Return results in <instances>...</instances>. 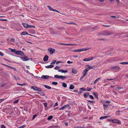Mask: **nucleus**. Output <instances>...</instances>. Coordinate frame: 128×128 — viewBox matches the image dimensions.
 I'll return each instance as SVG.
<instances>
[{
  "instance_id": "64",
  "label": "nucleus",
  "mask_w": 128,
  "mask_h": 128,
  "mask_svg": "<svg viewBox=\"0 0 128 128\" xmlns=\"http://www.w3.org/2000/svg\"><path fill=\"white\" fill-rule=\"evenodd\" d=\"M82 91H80V92H79L78 93V94H80L82 93Z\"/></svg>"
},
{
  "instance_id": "14",
  "label": "nucleus",
  "mask_w": 128,
  "mask_h": 128,
  "mask_svg": "<svg viewBox=\"0 0 128 128\" xmlns=\"http://www.w3.org/2000/svg\"><path fill=\"white\" fill-rule=\"evenodd\" d=\"M68 106H69V104H66L64 106H62L61 108H60L59 109V110H63L64 108H66L68 107Z\"/></svg>"
},
{
  "instance_id": "8",
  "label": "nucleus",
  "mask_w": 128,
  "mask_h": 128,
  "mask_svg": "<svg viewBox=\"0 0 128 128\" xmlns=\"http://www.w3.org/2000/svg\"><path fill=\"white\" fill-rule=\"evenodd\" d=\"M16 54L19 55L21 56H24V54L21 51H17Z\"/></svg>"
},
{
  "instance_id": "5",
  "label": "nucleus",
  "mask_w": 128,
  "mask_h": 128,
  "mask_svg": "<svg viewBox=\"0 0 128 128\" xmlns=\"http://www.w3.org/2000/svg\"><path fill=\"white\" fill-rule=\"evenodd\" d=\"M110 68L114 70H118L120 69V67L118 66H111Z\"/></svg>"
},
{
  "instance_id": "9",
  "label": "nucleus",
  "mask_w": 128,
  "mask_h": 128,
  "mask_svg": "<svg viewBox=\"0 0 128 128\" xmlns=\"http://www.w3.org/2000/svg\"><path fill=\"white\" fill-rule=\"evenodd\" d=\"M87 66H88V69L90 70L91 69H94L95 68H96V66H91L87 64Z\"/></svg>"
},
{
  "instance_id": "53",
  "label": "nucleus",
  "mask_w": 128,
  "mask_h": 128,
  "mask_svg": "<svg viewBox=\"0 0 128 128\" xmlns=\"http://www.w3.org/2000/svg\"><path fill=\"white\" fill-rule=\"evenodd\" d=\"M7 20L6 19H0V20L4 21H7Z\"/></svg>"
},
{
  "instance_id": "20",
  "label": "nucleus",
  "mask_w": 128,
  "mask_h": 128,
  "mask_svg": "<svg viewBox=\"0 0 128 128\" xmlns=\"http://www.w3.org/2000/svg\"><path fill=\"white\" fill-rule=\"evenodd\" d=\"M27 34H28L27 32L26 31L23 32H22L21 34V35H24Z\"/></svg>"
},
{
  "instance_id": "10",
  "label": "nucleus",
  "mask_w": 128,
  "mask_h": 128,
  "mask_svg": "<svg viewBox=\"0 0 128 128\" xmlns=\"http://www.w3.org/2000/svg\"><path fill=\"white\" fill-rule=\"evenodd\" d=\"M58 78H61L62 80H64L67 78V77L66 76H58Z\"/></svg>"
},
{
  "instance_id": "51",
  "label": "nucleus",
  "mask_w": 128,
  "mask_h": 128,
  "mask_svg": "<svg viewBox=\"0 0 128 128\" xmlns=\"http://www.w3.org/2000/svg\"><path fill=\"white\" fill-rule=\"evenodd\" d=\"M6 85V83H4L2 84L1 85V86L2 87H3L4 86H5Z\"/></svg>"
},
{
  "instance_id": "27",
  "label": "nucleus",
  "mask_w": 128,
  "mask_h": 128,
  "mask_svg": "<svg viewBox=\"0 0 128 128\" xmlns=\"http://www.w3.org/2000/svg\"><path fill=\"white\" fill-rule=\"evenodd\" d=\"M62 86L63 87L66 88L67 87V84L64 82H63L62 84Z\"/></svg>"
},
{
  "instance_id": "6",
  "label": "nucleus",
  "mask_w": 128,
  "mask_h": 128,
  "mask_svg": "<svg viewBox=\"0 0 128 128\" xmlns=\"http://www.w3.org/2000/svg\"><path fill=\"white\" fill-rule=\"evenodd\" d=\"M20 58L22 60L24 61H27L30 59V58H28V57L25 56H24V57L21 56Z\"/></svg>"
},
{
  "instance_id": "23",
  "label": "nucleus",
  "mask_w": 128,
  "mask_h": 128,
  "mask_svg": "<svg viewBox=\"0 0 128 128\" xmlns=\"http://www.w3.org/2000/svg\"><path fill=\"white\" fill-rule=\"evenodd\" d=\"M77 72V71L76 70V69L73 68L72 69V72L74 74H76Z\"/></svg>"
},
{
  "instance_id": "21",
  "label": "nucleus",
  "mask_w": 128,
  "mask_h": 128,
  "mask_svg": "<svg viewBox=\"0 0 128 128\" xmlns=\"http://www.w3.org/2000/svg\"><path fill=\"white\" fill-rule=\"evenodd\" d=\"M89 93L88 92H86L84 94V96L85 98H86L88 96H89Z\"/></svg>"
},
{
  "instance_id": "56",
  "label": "nucleus",
  "mask_w": 128,
  "mask_h": 128,
  "mask_svg": "<svg viewBox=\"0 0 128 128\" xmlns=\"http://www.w3.org/2000/svg\"><path fill=\"white\" fill-rule=\"evenodd\" d=\"M92 30H96L97 29L96 28V27H95L93 28H92Z\"/></svg>"
},
{
  "instance_id": "28",
  "label": "nucleus",
  "mask_w": 128,
  "mask_h": 128,
  "mask_svg": "<svg viewBox=\"0 0 128 128\" xmlns=\"http://www.w3.org/2000/svg\"><path fill=\"white\" fill-rule=\"evenodd\" d=\"M101 78L100 77L98 78H97L96 80L94 82V84H96V82L98 81V80H100V79Z\"/></svg>"
},
{
  "instance_id": "29",
  "label": "nucleus",
  "mask_w": 128,
  "mask_h": 128,
  "mask_svg": "<svg viewBox=\"0 0 128 128\" xmlns=\"http://www.w3.org/2000/svg\"><path fill=\"white\" fill-rule=\"evenodd\" d=\"M44 86L46 88L48 89H51V88L50 87L47 85H44Z\"/></svg>"
},
{
  "instance_id": "49",
  "label": "nucleus",
  "mask_w": 128,
  "mask_h": 128,
  "mask_svg": "<svg viewBox=\"0 0 128 128\" xmlns=\"http://www.w3.org/2000/svg\"><path fill=\"white\" fill-rule=\"evenodd\" d=\"M36 116H37V115L36 114L34 115L33 116L32 119H34L36 117Z\"/></svg>"
},
{
  "instance_id": "1",
  "label": "nucleus",
  "mask_w": 128,
  "mask_h": 128,
  "mask_svg": "<svg viewBox=\"0 0 128 128\" xmlns=\"http://www.w3.org/2000/svg\"><path fill=\"white\" fill-rule=\"evenodd\" d=\"M113 34H114V33L112 32H108L106 30L103 31L102 33L103 35L105 36L108 35H111Z\"/></svg>"
},
{
  "instance_id": "30",
  "label": "nucleus",
  "mask_w": 128,
  "mask_h": 128,
  "mask_svg": "<svg viewBox=\"0 0 128 128\" xmlns=\"http://www.w3.org/2000/svg\"><path fill=\"white\" fill-rule=\"evenodd\" d=\"M53 118V116H49L47 120H51Z\"/></svg>"
},
{
  "instance_id": "57",
  "label": "nucleus",
  "mask_w": 128,
  "mask_h": 128,
  "mask_svg": "<svg viewBox=\"0 0 128 128\" xmlns=\"http://www.w3.org/2000/svg\"><path fill=\"white\" fill-rule=\"evenodd\" d=\"M98 40H102L104 41V38H100V39H98Z\"/></svg>"
},
{
  "instance_id": "31",
  "label": "nucleus",
  "mask_w": 128,
  "mask_h": 128,
  "mask_svg": "<svg viewBox=\"0 0 128 128\" xmlns=\"http://www.w3.org/2000/svg\"><path fill=\"white\" fill-rule=\"evenodd\" d=\"M2 64V65H4V66H6L8 67L9 68H10V69H12V68L13 67H12L10 66H8V65H6L5 64Z\"/></svg>"
},
{
  "instance_id": "26",
  "label": "nucleus",
  "mask_w": 128,
  "mask_h": 128,
  "mask_svg": "<svg viewBox=\"0 0 128 128\" xmlns=\"http://www.w3.org/2000/svg\"><path fill=\"white\" fill-rule=\"evenodd\" d=\"M109 105H110L109 104H103V106H104V110H106V108H107L108 107V106H109Z\"/></svg>"
},
{
  "instance_id": "45",
  "label": "nucleus",
  "mask_w": 128,
  "mask_h": 128,
  "mask_svg": "<svg viewBox=\"0 0 128 128\" xmlns=\"http://www.w3.org/2000/svg\"><path fill=\"white\" fill-rule=\"evenodd\" d=\"M63 62H63L59 61H58V62H56V64H58L60 63H63Z\"/></svg>"
},
{
  "instance_id": "40",
  "label": "nucleus",
  "mask_w": 128,
  "mask_h": 128,
  "mask_svg": "<svg viewBox=\"0 0 128 128\" xmlns=\"http://www.w3.org/2000/svg\"><path fill=\"white\" fill-rule=\"evenodd\" d=\"M19 100V99H17V100H15L14 101V103H17L18 102Z\"/></svg>"
},
{
  "instance_id": "54",
  "label": "nucleus",
  "mask_w": 128,
  "mask_h": 128,
  "mask_svg": "<svg viewBox=\"0 0 128 128\" xmlns=\"http://www.w3.org/2000/svg\"><path fill=\"white\" fill-rule=\"evenodd\" d=\"M58 105V103L56 102L55 103V105L54 106V107H55L56 106H57Z\"/></svg>"
},
{
  "instance_id": "11",
  "label": "nucleus",
  "mask_w": 128,
  "mask_h": 128,
  "mask_svg": "<svg viewBox=\"0 0 128 128\" xmlns=\"http://www.w3.org/2000/svg\"><path fill=\"white\" fill-rule=\"evenodd\" d=\"M58 44H62L63 45H64L66 46H72V45H74L75 44H65V43H58Z\"/></svg>"
},
{
  "instance_id": "15",
  "label": "nucleus",
  "mask_w": 128,
  "mask_h": 128,
  "mask_svg": "<svg viewBox=\"0 0 128 128\" xmlns=\"http://www.w3.org/2000/svg\"><path fill=\"white\" fill-rule=\"evenodd\" d=\"M50 77L48 76V75H42L41 77V78H43L44 79H47L48 78H50Z\"/></svg>"
},
{
  "instance_id": "4",
  "label": "nucleus",
  "mask_w": 128,
  "mask_h": 128,
  "mask_svg": "<svg viewBox=\"0 0 128 128\" xmlns=\"http://www.w3.org/2000/svg\"><path fill=\"white\" fill-rule=\"evenodd\" d=\"M48 51L50 52L51 54H52L55 52V50L54 49L50 48L48 49Z\"/></svg>"
},
{
  "instance_id": "47",
  "label": "nucleus",
  "mask_w": 128,
  "mask_h": 128,
  "mask_svg": "<svg viewBox=\"0 0 128 128\" xmlns=\"http://www.w3.org/2000/svg\"><path fill=\"white\" fill-rule=\"evenodd\" d=\"M67 63H68V64H70L72 63H73V62H71L70 61H67Z\"/></svg>"
},
{
  "instance_id": "42",
  "label": "nucleus",
  "mask_w": 128,
  "mask_h": 128,
  "mask_svg": "<svg viewBox=\"0 0 128 128\" xmlns=\"http://www.w3.org/2000/svg\"><path fill=\"white\" fill-rule=\"evenodd\" d=\"M122 88L120 87H118L116 88V90H120Z\"/></svg>"
},
{
  "instance_id": "7",
  "label": "nucleus",
  "mask_w": 128,
  "mask_h": 128,
  "mask_svg": "<svg viewBox=\"0 0 128 128\" xmlns=\"http://www.w3.org/2000/svg\"><path fill=\"white\" fill-rule=\"evenodd\" d=\"M48 8H49V10H51L54 12H56L58 13H59V12L58 10L53 9L50 6H47Z\"/></svg>"
},
{
  "instance_id": "32",
  "label": "nucleus",
  "mask_w": 128,
  "mask_h": 128,
  "mask_svg": "<svg viewBox=\"0 0 128 128\" xmlns=\"http://www.w3.org/2000/svg\"><path fill=\"white\" fill-rule=\"evenodd\" d=\"M35 28V26H34L28 25V28Z\"/></svg>"
},
{
  "instance_id": "59",
  "label": "nucleus",
  "mask_w": 128,
  "mask_h": 128,
  "mask_svg": "<svg viewBox=\"0 0 128 128\" xmlns=\"http://www.w3.org/2000/svg\"><path fill=\"white\" fill-rule=\"evenodd\" d=\"M116 2H117V4H119V3H120V1L119 0H116Z\"/></svg>"
},
{
  "instance_id": "12",
  "label": "nucleus",
  "mask_w": 128,
  "mask_h": 128,
  "mask_svg": "<svg viewBox=\"0 0 128 128\" xmlns=\"http://www.w3.org/2000/svg\"><path fill=\"white\" fill-rule=\"evenodd\" d=\"M48 56L47 55H46L44 56V58L43 60L44 62H46L48 60Z\"/></svg>"
},
{
  "instance_id": "39",
  "label": "nucleus",
  "mask_w": 128,
  "mask_h": 128,
  "mask_svg": "<svg viewBox=\"0 0 128 128\" xmlns=\"http://www.w3.org/2000/svg\"><path fill=\"white\" fill-rule=\"evenodd\" d=\"M40 94L42 96H45V94L43 92H41Z\"/></svg>"
},
{
  "instance_id": "38",
  "label": "nucleus",
  "mask_w": 128,
  "mask_h": 128,
  "mask_svg": "<svg viewBox=\"0 0 128 128\" xmlns=\"http://www.w3.org/2000/svg\"><path fill=\"white\" fill-rule=\"evenodd\" d=\"M68 72V71L67 70H62V73H66L67 72Z\"/></svg>"
},
{
  "instance_id": "17",
  "label": "nucleus",
  "mask_w": 128,
  "mask_h": 128,
  "mask_svg": "<svg viewBox=\"0 0 128 128\" xmlns=\"http://www.w3.org/2000/svg\"><path fill=\"white\" fill-rule=\"evenodd\" d=\"M9 49L10 50V51L12 52L15 53L16 54L17 52V51L16 49H12L11 48H9Z\"/></svg>"
},
{
  "instance_id": "36",
  "label": "nucleus",
  "mask_w": 128,
  "mask_h": 128,
  "mask_svg": "<svg viewBox=\"0 0 128 128\" xmlns=\"http://www.w3.org/2000/svg\"><path fill=\"white\" fill-rule=\"evenodd\" d=\"M60 68V67L57 66L54 68V69L56 70H58Z\"/></svg>"
},
{
  "instance_id": "43",
  "label": "nucleus",
  "mask_w": 128,
  "mask_h": 128,
  "mask_svg": "<svg viewBox=\"0 0 128 128\" xmlns=\"http://www.w3.org/2000/svg\"><path fill=\"white\" fill-rule=\"evenodd\" d=\"M44 105V106L46 108L47 107V104L46 102H45L43 103Z\"/></svg>"
},
{
  "instance_id": "16",
  "label": "nucleus",
  "mask_w": 128,
  "mask_h": 128,
  "mask_svg": "<svg viewBox=\"0 0 128 128\" xmlns=\"http://www.w3.org/2000/svg\"><path fill=\"white\" fill-rule=\"evenodd\" d=\"M88 68H87L86 69L84 70L83 71V72L84 73V76H86L87 75L86 72L88 71Z\"/></svg>"
},
{
  "instance_id": "52",
  "label": "nucleus",
  "mask_w": 128,
  "mask_h": 128,
  "mask_svg": "<svg viewBox=\"0 0 128 128\" xmlns=\"http://www.w3.org/2000/svg\"><path fill=\"white\" fill-rule=\"evenodd\" d=\"M1 128H6L4 125H2Z\"/></svg>"
},
{
  "instance_id": "62",
  "label": "nucleus",
  "mask_w": 128,
  "mask_h": 128,
  "mask_svg": "<svg viewBox=\"0 0 128 128\" xmlns=\"http://www.w3.org/2000/svg\"><path fill=\"white\" fill-rule=\"evenodd\" d=\"M92 88H90L88 90H86L87 91H90L92 90Z\"/></svg>"
},
{
  "instance_id": "25",
  "label": "nucleus",
  "mask_w": 128,
  "mask_h": 128,
  "mask_svg": "<svg viewBox=\"0 0 128 128\" xmlns=\"http://www.w3.org/2000/svg\"><path fill=\"white\" fill-rule=\"evenodd\" d=\"M113 122L114 123H118L120 124L121 123V122H120V121L118 120H113Z\"/></svg>"
},
{
  "instance_id": "18",
  "label": "nucleus",
  "mask_w": 128,
  "mask_h": 128,
  "mask_svg": "<svg viewBox=\"0 0 128 128\" xmlns=\"http://www.w3.org/2000/svg\"><path fill=\"white\" fill-rule=\"evenodd\" d=\"M22 25L24 27L26 28H28V25L27 24L23 23Z\"/></svg>"
},
{
  "instance_id": "35",
  "label": "nucleus",
  "mask_w": 128,
  "mask_h": 128,
  "mask_svg": "<svg viewBox=\"0 0 128 128\" xmlns=\"http://www.w3.org/2000/svg\"><path fill=\"white\" fill-rule=\"evenodd\" d=\"M56 62V60H53L52 62L51 63V64H55Z\"/></svg>"
},
{
  "instance_id": "2",
  "label": "nucleus",
  "mask_w": 128,
  "mask_h": 128,
  "mask_svg": "<svg viewBox=\"0 0 128 128\" xmlns=\"http://www.w3.org/2000/svg\"><path fill=\"white\" fill-rule=\"evenodd\" d=\"M90 49L89 48H85L80 49H78V50H73L74 52H80L83 51H86Z\"/></svg>"
},
{
  "instance_id": "46",
  "label": "nucleus",
  "mask_w": 128,
  "mask_h": 128,
  "mask_svg": "<svg viewBox=\"0 0 128 128\" xmlns=\"http://www.w3.org/2000/svg\"><path fill=\"white\" fill-rule=\"evenodd\" d=\"M10 41L12 42H14V39L13 38H11Z\"/></svg>"
},
{
  "instance_id": "48",
  "label": "nucleus",
  "mask_w": 128,
  "mask_h": 128,
  "mask_svg": "<svg viewBox=\"0 0 128 128\" xmlns=\"http://www.w3.org/2000/svg\"><path fill=\"white\" fill-rule=\"evenodd\" d=\"M88 58H84V59L83 60V61H88Z\"/></svg>"
},
{
  "instance_id": "33",
  "label": "nucleus",
  "mask_w": 128,
  "mask_h": 128,
  "mask_svg": "<svg viewBox=\"0 0 128 128\" xmlns=\"http://www.w3.org/2000/svg\"><path fill=\"white\" fill-rule=\"evenodd\" d=\"M120 64H128V62H123L120 63Z\"/></svg>"
},
{
  "instance_id": "44",
  "label": "nucleus",
  "mask_w": 128,
  "mask_h": 128,
  "mask_svg": "<svg viewBox=\"0 0 128 128\" xmlns=\"http://www.w3.org/2000/svg\"><path fill=\"white\" fill-rule=\"evenodd\" d=\"M88 101L92 103H95V102L94 100H88Z\"/></svg>"
},
{
  "instance_id": "22",
  "label": "nucleus",
  "mask_w": 128,
  "mask_h": 128,
  "mask_svg": "<svg viewBox=\"0 0 128 128\" xmlns=\"http://www.w3.org/2000/svg\"><path fill=\"white\" fill-rule=\"evenodd\" d=\"M54 66L52 65H50L49 66H45V67L46 68H53Z\"/></svg>"
},
{
  "instance_id": "60",
  "label": "nucleus",
  "mask_w": 128,
  "mask_h": 128,
  "mask_svg": "<svg viewBox=\"0 0 128 128\" xmlns=\"http://www.w3.org/2000/svg\"><path fill=\"white\" fill-rule=\"evenodd\" d=\"M4 60H5L7 61H8V62H11V61H10L9 60H7V59H6V58H4Z\"/></svg>"
},
{
  "instance_id": "58",
  "label": "nucleus",
  "mask_w": 128,
  "mask_h": 128,
  "mask_svg": "<svg viewBox=\"0 0 128 128\" xmlns=\"http://www.w3.org/2000/svg\"><path fill=\"white\" fill-rule=\"evenodd\" d=\"M14 71H16V69L12 67V69Z\"/></svg>"
},
{
  "instance_id": "61",
  "label": "nucleus",
  "mask_w": 128,
  "mask_h": 128,
  "mask_svg": "<svg viewBox=\"0 0 128 128\" xmlns=\"http://www.w3.org/2000/svg\"><path fill=\"white\" fill-rule=\"evenodd\" d=\"M14 78L16 80H18V79L19 78L18 77H16L15 76H14Z\"/></svg>"
},
{
  "instance_id": "55",
  "label": "nucleus",
  "mask_w": 128,
  "mask_h": 128,
  "mask_svg": "<svg viewBox=\"0 0 128 128\" xmlns=\"http://www.w3.org/2000/svg\"><path fill=\"white\" fill-rule=\"evenodd\" d=\"M54 78H58V75H54Z\"/></svg>"
},
{
  "instance_id": "24",
  "label": "nucleus",
  "mask_w": 128,
  "mask_h": 128,
  "mask_svg": "<svg viewBox=\"0 0 128 128\" xmlns=\"http://www.w3.org/2000/svg\"><path fill=\"white\" fill-rule=\"evenodd\" d=\"M74 85L73 84H72L70 86L69 89L70 90H73L74 88Z\"/></svg>"
},
{
  "instance_id": "3",
  "label": "nucleus",
  "mask_w": 128,
  "mask_h": 128,
  "mask_svg": "<svg viewBox=\"0 0 128 128\" xmlns=\"http://www.w3.org/2000/svg\"><path fill=\"white\" fill-rule=\"evenodd\" d=\"M31 88L33 89L34 90L39 92H40L41 91V89L40 88L36 86H32L31 87Z\"/></svg>"
},
{
  "instance_id": "19",
  "label": "nucleus",
  "mask_w": 128,
  "mask_h": 128,
  "mask_svg": "<svg viewBox=\"0 0 128 128\" xmlns=\"http://www.w3.org/2000/svg\"><path fill=\"white\" fill-rule=\"evenodd\" d=\"M110 116H102L100 117V120H102L103 119H104L105 118H108V117H109Z\"/></svg>"
},
{
  "instance_id": "63",
  "label": "nucleus",
  "mask_w": 128,
  "mask_h": 128,
  "mask_svg": "<svg viewBox=\"0 0 128 128\" xmlns=\"http://www.w3.org/2000/svg\"><path fill=\"white\" fill-rule=\"evenodd\" d=\"M110 101L109 100L108 101H106V103H110Z\"/></svg>"
},
{
  "instance_id": "50",
  "label": "nucleus",
  "mask_w": 128,
  "mask_h": 128,
  "mask_svg": "<svg viewBox=\"0 0 128 128\" xmlns=\"http://www.w3.org/2000/svg\"><path fill=\"white\" fill-rule=\"evenodd\" d=\"M4 55V54L2 53V52H0V56H3Z\"/></svg>"
},
{
  "instance_id": "13",
  "label": "nucleus",
  "mask_w": 128,
  "mask_h": 128,
  "mask_svg": "<svg viewBox=\"0 0 128 128\" xmlns=\"http://www.w3.org/2000/svg\"><path fill=\"white\" fill-rule=\"evenodd\" d=\"M93 94H94V96L95 97V98L97 99H98V94L97 92H93Z\"/></svg>"
},
{
  "instance_id": "37",
  "label": "nucleus",
  "mask_w": 128,
  "mask_h": 128,
  "mask_svg": "<svg viewBox=\"0 0 128 128\" xmlns=\"http://www.w3.org/2000/svg\"><path fill=\"white\" fill-rule=\"evenodd\" d=\"M52 84L54 85H57L58 84L57 82H53Z\"/></svg>"
},
{
  "instance_id": "34",
  "label": "nucleus",
  "mask_w": 128,
  "mask_h": 128,
  "mask_svg": "<svg viewBox=\"0 0 128 128\" xmlns=\"http://www.w3.org/2000/svg\"><path fill=\"white\" fill-rule=\"evenodd\" d=\"M88 58V61L92 60L93 59V58L92 57H89V58Z\"/></svg>"
},
{
  "instance_id": "41",
  "label": "nucleus",
  "mask_w": 128,
  "mask_h": 128,
  "mask_svg": "<svg viewBox=\"0 0 128 128\" xmlns=\"http://www.w3.org/2000/svg\"><path fill=\"white\" fill-rule=\"evenodd\" d=\"M89 96L90 98L92 100H93L94 99V97L92 95H89Z\"/></svg>"
}]
</instances>
